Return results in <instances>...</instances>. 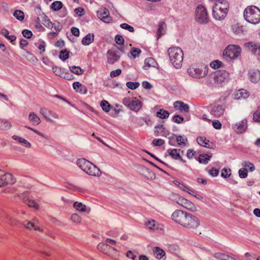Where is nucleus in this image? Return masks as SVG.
I'll return each instance as SVG.
<instances>
[{
    "mask_svg": "<svg viewBox=\"0 0 260 260\" xmlns=\"http://www.w3.org/2000/svg\"><path fill=\"white\" fill-rule=\"evenodd\" d=\"M171 218L175 222L188 230H196L200 225L201 222L198 217L181 210L174 211Z\"/></svg>",
    "mask_w": 260,
    "mask_h": 260,
    "instance_id": "nucleus-1",
    "label": "nucleus"
},
{
    "mask_svg": "<svg viewBox=\"0 0 260 260\" xmlns=\"http://www.w3.org/2000/svg\"><path fill=\"white\" fill-rule=\"evenodd\" d=\"M230 74L225 70H217L209 74L206 78V84L212 87H219L228 81Z\"/></svg>",
    "mask_w": 260,
    "mask_h": 260,
    "instance_id": "nucleus-2",
    "label": "nucleus"
},
{
    "mask_svg": "<svg viewBox=\"0 0 260 260\" xmlns=\"http://www.w3.org/2000/svg\"><path fill=\"white\" fill-rule=\"evenodd\" d=\"M229 8L228 1H215L212 9L213 18L217 20L224 19L228 14Z\"/></svg>",
    "mask_w": 260,
    "mask_h": 260,
    "instance_id": "nucleus-3",
    "label": "nucleus"
},
{
    "mask_svg": "<svg viewBox=\"0 0 260 260\" xmlns=\"http://www.w3.org/2000/svg\"><path fill=\"white\" fill-rule=\"evenodd\" d=\"M77 166L87 174L93 176H100V170L91 162L85 158H80L77 161Z\"/></svg>",
    "mask_w": 260,
    "mask_h": 260,
    "instance_id": "nucleus-4",
    "label": "nucleus"
},
{
    "mask_svg": "<svg viewBox=\"0 0 260 260\" xmlns=\"http://www.w3.org/2000/svg\"><path fill=\"white\" fill-rule=\"evenodd\" d=\"M168 53L174 67L177 69L181 68L183 59L182 50L178 47H171L168 50Z\"/></svg>",
    "mask_w": 260,
    "mask_h": 260,
    "instance_id": "nucleus-5",
    "label": "nucleus"
},
{
    "mask_svg": "<svg viewBox=\"0 0 260 260\" xmlns=\"http://www.w3.org/2000/svg\"><path fill=\"white\" fill-rule=\"evenodd\" d=\"M243 15L244 19L250 23L256 24L260 22V10L256 6L247 7Z\"/></svg>",
    "mask_w": 260,
    "mask_h": 260,
    "instance_id": "nucleus-6",
    "label": "nucleus"
},
{
    "mask_svg": "<svg viewBox=\"0 0 260 260\" xmlns=\"http://www.w3.org/2000/svg\"><path fill=\"white\" fill-rule=\"evenodd\" d=\"M170 198L171 200L187 210L191 211H196L197 210L196 206L193 203L178 194L172 193Z\"/></svg>",
    "mask_w": 260,
    "mask_h": 260,
    "instance_id": "nucleus-7",
    "label": "nucleus"
},
{
    "mask_svg": "<svg viewBox=\"0 0 260 260\" xmlns=\"http://www.w3.org/2000/svg\"><path fill=\"white\" fill-rule=\"evenodd\" d=\"M195 20L202 24H207L210 20L207 9L202 5H198L195 10Z\"/></svg>",
    "mask_w": 260,
    "mask_h": 260,
    "instance_id": "nucleus-8",
    "label": "nucleus"
},
{
    "mask_svg": "<svg viewBox=\"0 0 260 260\" xmlns=\"http://www.w3.org/2000/svg\"><path fill=\"white\" fill-rule=\"evenodd\" d=\"M208 67L205 65L190 67L187 70L189 75L196 78H201L205 77L208 74Z\"/></svg>",
    "mask_w": 260,
    "mask_h": 260,
    "instance_id": "nucleus-9",
    "label": "nucleus"
},
{
    "mask_svg": "<svg viewBox=\"0 0 260 260\" xmlns=\"http://www.w3.org/2000/svg\"><path fill=\"white\" fill-rule=\"evenodd\" d=\"M241 51L239 45H229L224 50L223 55L230 59H235L241 55Z\"/></svg>",
    "mask_w": 260,
    "mask_h": 260,
    "instance_id": "nucleus-10",
    "label": "nucleus"
},
{
    "mask_svg": "<svg viewBox=\"0 0 260 260\" xmlns=\"http://www.w3.org/2000/svg\"><path fill=\"white\" fill-rule=\"evenodd\" d=\"M123 104L130 110L138 112L142 107L143 103L135 97H125L122 100Z\"/></svg>",
    "mask_w": 260,
    "mask_h": 260,
    "instance_id": "nucleus-11",
    "label": "nucleus"
},
{
    "mask_svg": "<svg viewBox=\"0 0 260 260\" xmlns=\"http://www.w3.org/2000/svg\"><path fill=\"white\" fill-rule=\"evenodd\" d=\"M123 52V49L117 46L108 50L107 52V62L111 64L115 63L119 60Z\"/></svg>",
    "mask_w": 260,
    "mask_h": 260,
    "instance_id": "nucleus-12",
    "label": "nucleus"
},
{
    "mask_svg": "<svg viewBox=\"0 0 260 260\" xmlns=\"http://www.w3.org/2000/svg\"><path fill=\"white\" fill-rule=\"evenodd\" d=\"M23 225L25 229L30 231H34L36 232L43 231L37 218H34L32 220L27 222H23Z\"/></svg>",
    "mask_w": 260,
    "mask_h": 260,
    "instance_id": "nucleus-13",
    "label": "nucleus"
},
{
    "mask_svg": "<svg viewBox=\"0 0 260 260\" xmlns=\"http://www.w3.org/2000/svg\"><path fill=\"white\" fill-rule=\"evenodd\" d=\"M15 182V179L11 174L6 173L3 171V174L0 175V187L14 184Z\"/></svg>",
    "mask_w": 260,
    "mask_h": 260,
    "instance_id": "nucleus-14",
    "label": "nucleus"
},
{
    "mask_svg": "<svg viewBox=\"0 0 260 260\" xmlns=\"http://www.w3.org/2000/svg\"><path fill=\"white\" fill-rule=\"evenodd\" d=\"M40 112L47 120L49 121L50 122H53V119H59V116L56 113L54 112L51 110H48L46 108H41Z\"/></svg>",
    "mask_w": 260,
    "mask_h": 260,
    "instance_id": "nucleus-15",
    "label": "nucleus"
},
{
    "mask_svg": "<svg viewBox=\"0 0 260 260\" xmlns=\"http://www.w3.org/2000/svg\"><path fill=\"white\" fill-rule=\"evenodd\" d=\"M245 48L248 49L254 55L260 56V43L255 42H250L245 43L244 45Z\"/></svg>",
    "mask_w": 260,
    "mask_h": 260,
    "instance_id": "nucleus-16",
    "label": "nucleus"
},
{
    "mask_svg": "<svg viewBox=\"0 0 260 260\" xmlns=\"http://www.w3.org/2000/svg\"><path fill=\"white\" fill-rule=\"evenodd\" d=\"M97 16L105 23L112 22L111 18L109 16V12L108 10L105 8H101L97 11Z\"/></svg>",
    "mask_w": 260,
    "mask_h": 260,
    "instance_id": "nucleus-17",
    "label": "nucleus"
},
{
    "mask_svg": "<svg viewBox=\"0 0 260 260\" xmlns=\"http://www.w3.org/2000/svg\"><path fill=\"white\" fill-rule=\"evenodd\" d=\"M225 109L222 105H216L211 107L210 114L215 117H219L223 115Z\"/></svg>",
    "mask_w": 260,
    "mask_h": 260,
    "instance_id": "nucleus-18",
    "label": "nucleus"
},
{
    "mask_svg": "<svg viewBox=\"0 0 260 260\" xmlns=\"http://www.w3.org/2000/svg\"><path fill=\"white\" fill-rule=\"evenodd\" d=\"M247 122L246 119H244L241 121L233 125V128L234 131L238 134L244 132L247 128Z\"/></svg>",
    "mask_w": 260,
    "mask_h": 260,
    "instance_id": "nucleus-19",
    "label": "nucleus"
},
{
    "mask_svg": "<svg viewBox=\"0 0 260 260\" xmlns=\"http://www.w3.org/2000/svg\"><path fill=\"white\" fill-rule=\"evenodd\" d=\"M231 30L235 35L238 36L243 35L245 32L244 26L238 22L232 24Z\"/></svg>",
    "mask_w": 260,
    "mask_h": 260,
    "instance_id": "nucleus-20",
    "label": "nucleus"
},
{
    "mask_svg": "<svg viewBox=\"0 0 260 260\" xmlns=\"http://www.w3.org/2000/svg\"><path fill=\"white\" fill-rule=\"evenodd\" d=\"M22 199L26 202L27 206L30 208H34L35 210H37L39 208V205L35 200L30 199L25 194L22 195Z\"/></svg>",
    "mask_w": 260,
    "mask_h": 260,
    "instance_id": "nucleus-21",
    "label": "nucleus"
},
{
    "mask_svg": "<svg viewBox=\"0 0 260 260\" xmlns=\"http://www.w3.org/2000/svg\"><path fill=\"white\" fill-rule=\"evenodd\" d=\"M167 151L169 155H170L172 158L175 159H179L183 162H185V160L183 159L181 157L180 152H181V153H183V151L181 150L180 149H169Z\"/></svg>",
    "mask_w": 260,
    "mask_h": 260,
    "instance_id": "nucleus-22",
    "label": "nucleus"
},
{
    "mask_svg": "<svg viewBox=\"0 0 260 260\" xmlns=\"http://www.w3.org/2000/svg\"><path fill=\"white\" fill-rule=\"evenodd\" d=\"M249 80L253 83L257 82L260 79V72L256 69L251 70L248 74Z\"/></svg>",
    "mask_w": 260,
    "mask_h": 260,
    "instance_id": "nucleus-23",
    "label": "nucleus"
},
{
    "mask_svg": "<svg viewBox=\"0 0 260 260\" xmlns=\"http://www.w3.org/2000/svg\"><path fill=\"white\" fill-rule=\"evenodd\" d=\"M174 107L175 108L178 109L180 112L188 113L189 112V106L181 101H176L174 103Z\"/></svg>",
    "mask_w": 260,
    "mask_h": 260,
    "instance_id": "nucleus-24",
    "label": "nucleus"
},
{
    "mask_svg": "<svg viewBox=\"0 0 260 260\" xmlns=\"http://www.w3.org/2000/svg\"><path fill=\"white\" fill-rule=\"evenodd\" d=\"M143 174L148 179L153 180L156 178L155 174L148 168L145 167H142L141 168Z\"/></svg>",
    "mask_w": 260,
    "mask_h": 260,
    "instance_id": "nucleus-25",
    "label": "nucleus"
},
{
    "mask_svg": "<svg viewBox=\"0 0 260 260\" xmlns=\"http://www.w3.org/2000/svg\"><path fill=\"white\" fill-rule=\"evenodd\" d=\"M249 95V92L244 89H241L239 90L235 94V99L241 100L245 99L248 98Z\"/></svg>",
    "mask_w": 260,
    "mask_h": 260,
    "instance_id": "nucleus-26",
    "label": "nucleus"
},
{
    "mask_svg": "<svg viewBox=\"0 0 260 260\" xmlns=\"http://www.w3.org/2000/svg\"><path fill=\"white\" fill-rule=\"evenodd\" d=\"M197 142L198 144L201 146H203L209 148L212 147L213 144L205 137H200L198 138Z\"/></svg>",
    "mask_w": 260,
    "mask_h": 260,
    "instance_id": "nucleus-27",
    "label": "nucleus"
},
{
    "mask_svg": "<svg viewBox=\"0 0 260 260\" xmlns=\"http://www.w3.org/2000/svg\"><path fill=\"white\" fill-rule=\"evenodd\" d=\"M28 120L34 125H38L41 122L40 118L34 112L29 114Z\"/></svg>",
    "mask_w": 260,
    "mask_h": 260,
    "instance_id": "nucleus-28",
    "label": "nucleus"
},
{
    "mask_svg": "<svg viewBox=\"0 0 260 260\" xmlns=\"http://www.w3.org/2000/svg\"><path fill=\"white\" fill-rule=\"evenodd\" d=\"M94 41L93 34L89 33L86 35L82 40V44L83 45L87 46L92 43Z\"/></svg>",
    "mask_w": 260,
    "mask_h": 260,
    "instance_id": "nucleus-29",
    "label": "nucleus"
},
{
    "mask_svg": "<svg viewBox=\"0 0 260 260\" xmlns=\"http://www.w3.org/2000/svg\"><path fill=\"white\" fill-rule=\"evenodd\" d=\"M156 64V61L153 58L148 57L145 59L143 68L144 70H147L149 67H155Z\"/></svg>",
    "mask_w": 260,
    "mask_h": 260,
    "instance_id": "nucleus-30",
    "label": "nucleus"
},
{
    "mask_svg": "<svg viewBox=\"0 0 260 260\" xmlns=\"http://www.w3.org/2000/svg\"><path fill=\"white\" fill-rule=\"evenodd\" d=\"M153 253L155 257L158 259H160L166 254L165 252L158 247L154 248Z\"/></svg>",
    "mask_w": 260,
    "mask_h": 260,
    "instance_id": "nucleus-31",
    "label": "nucleus"
},
{
    "mask_svg": "<svg viewBox=\"0 0 260 260\" xmlns=\"http://www.w3.org/2000/svg\"><path fill=\"white\" fill-rule=\"evenodd\" d=\"M3 221L5 223L8 224H10L11 225H15V219L8 214H6L3 217Z\"/></svg>",
    "mask_w": 260,
    "mask_h": 260,
    "instance_id": "nucleus-32",
    "label": "nucleus"
},
{
    "mask_svg": "<svg viewBox=\"0 0 260 260\" xmlns=\"http://www.w3.org/2000/svg\"><path fill=\"white\" fill-rule=\"evenodd\" d=\"M11 123L6 119L0 120V128L3 130H8L11 128Z\"/></svg>",
    "mask_w": 260,
    "mask_h": 260,
    "instance_id": "nucleus-33",
    "label": "nucleus"
},
{
    "mask_svg": "<svg viewBox=\"0 0 260 260\" xmlns=\"http://www.w3.org/2000/svg\"><path fill=\"white\" fill-rule=\"evenodd\" d=\"M166 29V24L164 22H160L158 25V28L157 31L158 38L165 34Z\"/></svg>",
    "mask_w": 260,
    "mask_h": 260,
    "instance_id": "nucleus-34",
    "label": "nucleus"
},
{
    "mask_svg": "<svg viewBox=\"0 0 260 260\" xmlns=\"http://www.w3.org/2000/svg\"><path fill=\"white\" fill-rule=\"evenodd\" d=\"M178 185L182 190L188 193L191 195L195 193V190L190 188L188 186L186 185V184L184 183L178 182Z\"/></svg>",
    "mask_w": 260,
    "mask_h": 260,
    "instance_id": "nucleus-35",
    "label": "nucleus"
},
{
    "mask_svg": "<svg viewBox=\"0 0 260 260\" xmlns=\"http://www.w3.org/2000/svg\"><path fill=\"white\" fill-rule=\"evenodd\" d=\"M1 34L4 36L7 39L9 40L11 42L15 41L16 39V37L14 35L9 36V31L6 28H3L1 31Z\"/></svg>",
    "mask_w": 260,
    "mask_h": 260,
    "instance_id": "nucleus-36",
    "label": "nucleus"
},
{
    "mask_svg": "<svg viewBox=\"0 0 260 260\" xmlns=\"http://www.w3.org/2000/svg\"><path fill=\"white\" fill-rule=\"evenodd\" d=\"M102 109L105 112H109L111 109H113V107L107 101L103 100L101 102L100 104Z\"/></svg>",
    "mask_w": 260,
    "mask_h": 260,
    "instance_id": "nucleus-37",
    "label": "nucleus"
},
{
    "mask_svg": "<svg viewBox=\"0 0 260 260\" xmlns=\"http://www.w3.org/2000/svg\"><path fill=\"white\" fill-rule=\"evenodd\" d=\"M69 69L72 73L77 75H80L84 72V70L79 66H72L69 67Z\"/></svg>",
    "mask_w": 260,
    "mask_h": 260,
    "instance_id": "nucleus-38",
    "label": "nucleus"
},
{
    "mask_svg": "<svg viewBox=\"0 0 260 260\" xmlns=\"http://www.w3.org/2000/svg\"><path fill=\"white\" fill-rule=\"evenodd\" d=\"M211 157V156L206 154H201L198 158V161L201 164L206 165L208 162Z\"/></svg>",
    "mask_w": 260,
    "mask_h": 260,
    "instance_id": "nucleus-39",
    "label": "nucleus"
},
{
    "mask_svg": "<svg viewBox=\"0 0 260 260\" xmlns=\"http://www.w3.org/2000/svg\"><path fill=\"white\" fill-rule=\"evenodd\" d=\"M73 207L76 210L80 212H85L86 210V207L85 205L78 202L74 203Z\"/></svg>",
    "mask_w": 260,
    "mask_h": 260,
    "instance_id": "nucleus-40",
    "label": "nucleus"
},
{
    "mask_svg": "<svg viewBox=\"0 0 260 260\" xmlns=\"http://www.w3.org/2000/svg\"><path fill=\"white\" fill-rule=\"evenodd\" d=\"M176 141L179 145L185 146L187 142V139L185 136L179 135L176 137Z\"/></svg>",
    "mask_w": 260,
    "mask_h": 260,
    "instance_id": "nucleus-41",
    "label": "nucleus"
},
{
    "mask_svg": "<svg viewBox=\"0 0 260 260\" xmlns=\"http://www.w3.org/2000/svg\"><path fill=\"white\" fill-rule=\"evenodd\" d=\"M156 116L160 118L165 119L169 117V113L165 110L160 109L156 113Z\"/></svg>",
    "mask_w": 260,
    "mask_h": 260,
    "instance_id": "nucleus-42",
    "label": "nucleus"
},
{
    "mask_svg": "<svg viewBox=\"0 0 260 260\" xmlns=\"http://www.w3.org/2000/svg\"><path fill=\"white\" fill-rule=\"evenodd\" d=\"M146 225L150 230H155L158 229V224L154 220L148 221L146 222Z\"/></svg>",
    "mask_w": 260,
    "mask_h": 260,
    "instance_id": "nucleus-43",
    "label": "nucleus"
},
{
    "mask_svg": "<svg viewBox=\"0 0 260 260\" xmlns=\"http://www.w3.org/2000/svg\"><path fill=\"white\" fill-rule=\"evenodd\" d=\"M130 53L132 57L128 55L129 57L134 59L141 53V50L139 48L134 47L132 48Z\"/></svg>",
    "mask_w": 260,
    "mask_h": 260,
    "instance_id": "nucleus-44",
    "label": "nucleus"
},
{
    "mask_svg": "<svg viewBox=\"0 0 260 260\" xmlns=\"http://www.w3.org/2000/svg\"><path fill=\"white\" fill-rule=\"evenodd\" d=\"M13 16L18 20L22 21L24 18V13L21 10H16L14 12Z\"/></svg>",
    "mask_w": 260,
    "mask_h": 260,
    "instance_id": "nucleus-45",
    "label": "nucleus"
},
{
    "mask_svg": "<svg viewBox=\"0 0 260 260\" xmlns=\"http://www.w3.org/2000/svg\"><path fill=\"white\" fill-rule=\"evenodd\" d=\"M242 166L244 167V168L247 169V170L249 169L251 172H252L255 170L254 165L249 161H243L242 163Z\"/></svg>",
    "mask_w": 260,
    "mask_h": 260,
    "instance_id": "nucleus-46",
    "label": "nucleus"
},
{
    "mask_svg": "<svg viewBox=\"0 0 260 260\" xmlns=\"http://www.w3.org/2000/svg\"><path fill=\"white\" fill-rule=\"evenodd\" d=\"M62 7V4L61 1H54L51 4V7L54 11H58Z\"/></svg>",
    "mask_w": 260,
    "mask_h": 260,
    "instance_id": "nucleus-47",
    "label": "nucleus"
},
{
    "mask_svg": "<svg viewBox=\"0 0 260 260\" xmlns=\"http://www.w3.org/2000/svg\"><path fill=\"white\" fill-rule=\"evenodd\" d=\"M52 71L53 73L57 76L61 77L63 76V71L60 67L54 66L52 67Z\"/></svg>",
    "mask_w": 260,
    "mask_h": 260,
    "instance_id": "nucleus-48",
    "label": "nucleus"
},
{
    "mask_svg": "<svg viewBox=\"0 0 260 260\" xmlns=\"http://www.w3.org/2000/svg\"><path fill=\"white\" fill-rule=\"evenodd\" d=\"M81 217L77 214H73L71 216V220L74 223H80L81 221Z\"/></svg>",
    "mask_w": 260,
    "mask_h": 260,
    "instance_id": "nucleus-49",
    "label": "nucleus"
},
{
    "mask_svg": "<svg viewBox=\"0 0 260 260\" xmlns=\"http://www.w3.org/2000/svg\"><path fill=\"white\" fill-rule=\"evenodd\" d=\"M126 86L132 90H134L137 89L140 85L139 83L138 82H127L126 84Z\"/></svg>",
    "mask_w": 260,
    "mask_h": 260,
    "instance_id": "nucleus-50",
    "label": "nucleus"
},
{
    "mask_svg": "<svg viewBox=\"0 0 260 260\" xmlns=\"http://www.w3.org/2000/svg\"><path fill=\"white\" fill-rule=\"evenodd\" d=\"M69 57V52H68L66 50H62L60 51L59 57L62 60H65L68 59Z\"/></svg>",
    "mask_w": 260,
    "mask_h": 260,
    "instance_id": "nucleus-51",
    "label": "nucleus"
},
{
    "mask_svg": "<svg viewBox=\"0 0 260 260\" xmlns=\"http://www.w3.org/2000/svg\"><path fill=\"white\" fill-rule=\"evenodd\" d=\"M120 26L122 29L127 30L128 31H129L131 32H133L134 31V27L132 26L129 25L127 23H121L120 25Z\"/></svg>",
    "mask_w": 260,
    "mask_h": 260,
    "instance_id": "nucleus-52",
    "label": "nucleus"
},
{
    "mask_svg": "<svg viewBox=\"0 0 260 260\" xmlns=\"http://www.w3.org/2000/svg\"><path fill=\"white\" fill-rule=\"evenodd\" d=\"M168 248L169 251L171 252L175 253L178 250L179 246L177 245L174 244H169L168 245Z\"/></svg>",
    "mask_w": 260,
    "mask_h": 260,
    "instance_id": "nucleus-53",
    "label": "nucleus"
},
{
    "mask_svg": "<svg viewBox=\"0 0 260 260\" xmlns=\"http://www.w3.org/2000/svg\"><path fill=\"white\" fill-rule=\"evenodd\" d=\"M253 119L255 122H260V108H258L253 115Z\"/></svg>",
    "mask_w": 260,
    "mask_h": 260,
    "instance_id": "nucleus-54",
    "label": "nucleus"
},
{
    "mask_svg": "<svg viewBox=\"0 0 260 260\" xmlns=\"http://www.w3.org/2000/svg\"><path fill=\"white\" fill-rule=\"evenodd\" d=\"M231 169H227L225 168H223L221 171V177H222L223 178H227L231 175Z\"/></svg>",
    "mask_w": 260,
    "mask_h": 260,
    "instance_id": "nucleus-55",
    "label": "nucleus"
},
{
    "mask_svg": "<svg viewBox=\"0 0 260 260\" xmlns=\"http://www.w3.org/2000/svg\"><path fill=\"white\" fill-rule=\"evenodd\" d=\"M165 143V141L161 139H155L152 141V144L155 146H160Z\"/></svg>",
    "mask_w": 260,
    "mask_h": 260,
    "instance_id": "nucleus-56",
    "label": "nucleus"
},
{
    "mask_svg": "<svg viewBox=\"0 0 260 260\" xmlns=\"http://www.w3.org/2000/svg\"><path fill=\"white\" fill-rule=\"evenodd\" d=\"M239 176L241 178H245L247 176V169L243 168L239 170Z\"/></svg>",
    "mask_w": 260,
    "mask_h": 260,
    "instance_id": "nucleus-57",
    "label": "nucleus"
},
{
    "mask_svg": "<svg viewBox=\"0 0 260 260\" xmlns=\"http://www.w3.org/2000/svg\"><path fill=\"white\" fill-rule=\"evenodd\" d=\"M155 133L156 134L155 136H157L161 134V133L164 131V127L163 125L160 124V125L156 126L155 127Z\"/></svg>",
    "mask_w": 260,
    "mask_h": 260,
    "instance_id": "nucleus-58",
    "label": "nucleus"
},
{
    "mask_svg": "<svg viewBox=\"0 0 260 260\" xmlns=\"http://www.w3.org/2000/svg\"><path fill=\"white\" fill-rule=\"evenodd\" d=\"M222 62L218 60H214L210 63V67L212 68H218L221 66Z\"/></svg>",
    "mask_w": 260,
    "mask_h": 260,
    "instance_id": "nucleus-59",
    "label": "nucleus"
},
{
    "mask_svg": "<svg viewBox=\"0 0 260 260\" xmlns=\"http://www.w3.org/2000/svg\"><path fill=\"white\" fill-rule=\"evenodd\" d=\"M82 84L79 82H75L73 84V87L76 92H81Z\"/></svg>",
    "mask_w": 260,
    "mask_h": 260,
    "instance_id": "nucleus-60",
    "label": "nucleus"
},
{
    "mask_svg": "<svg viewBox=\"0 0 260 260\" xmlns=\"http://www.w3.org/2000/svg\"><path fill=\"white\" fill-rule=\"evenodd\" d=\"M22 34L23 37L27 39L30 38L32 36V32L30 30L26 29L23 30L22 31Z\"/></svg>",
    "mask_w": 260,
    "mask_h": 260,
    "instance_id": "nucleus-61",
    "label": "nucleus"
},
{
    "mask_svg": "<svg viewBox=\"0 0 260 260\" xmlns=\"http://www.w3.org/2000/svg\"><path fill=\"white\" fill-rule=\"evenodd\" d=\"M115 41L116 43L119 45H122L124 42V39L122 36L120 35H117L115 36Z\"/></svg>",
    "mask_w": 260,
    "mask_h": 260,
    "instance_id": "nucleus-62",
    "label": "nucleus"
},
{
    "mask_svg": "<svg viewBox=\"0 0 260 260\" xmlns=\"http://www.w3.org/2000/svg\"><path fill=\"white\" fill-rule=\"evenodd\" d=\"M173 120L174 122L177 123H181L183 120L184 118L183 117L180 116V115H175L173 118Z\"/></svg>",
    "mask_w": 260,
    "mask_h": 260,
    "instance_id": "nucleus-63",
    "label": "nucleus"
},
{
    "mask_svg": "<svg viewBox=\"0 0 260 260\" xmlns=\"http://www.w3.org/2000/svg\"><path fill=\"white\" fill-rule=\"evenodd\" d=\"M97 248L99 250L102 251L104 252H107V249L108 248L107 245L106 243H99L98 246Z\"/></svg>",
    "mask_w": 260,
    "mask_h": 260,
    "instance_id": "nucleus-64",
    "label": "nucleus"
}]
</instances>
